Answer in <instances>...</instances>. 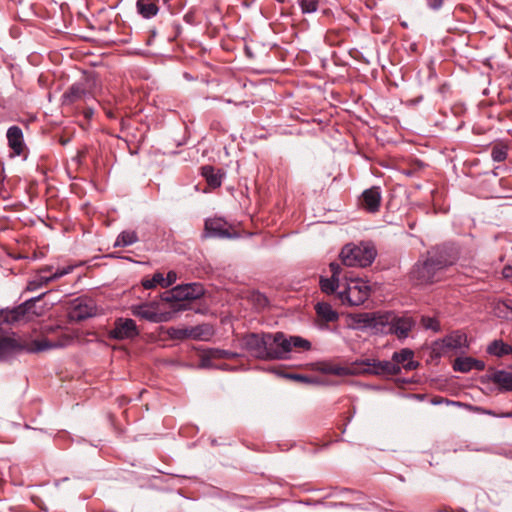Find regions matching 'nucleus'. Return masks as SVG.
I'll list each match as a JSON object with an SVG mask.
<instances>
[{
	"label": "nucleus",
	"instance_id": "obj_1",
	"mask_svg": "<svg viewBox=\"0 0 512 512\" xmlns=\"http://www.w3.org/2000/svg\"><path fill=\"white\" fill-rule=\"evenodd\" d=\"M331 271L330 278L321 277L319 281L320 289L325 294H333L339 288L337 295L342 304L349 306L362 305L371 294V287L368 281L345 275L341 280L342 267L340 264L332 262L329 265Z\"/></svg>",
	"mask_w": 512,
	"mask_h": 512
},
{
	"label": "nucleus",
	"instance_id": "obj_2",
	"mask_svg": "<svg viewBox=\"0 0 512 512\" xmlns=\"http://www.w3.org/2000/svg\"><path fill=\"white\" fill-rule=\"evenodd\" d=\"M453 259L445 251L435 249L428 251L424 258H420L410 271L409 277L414 285H430L441 281L445 269L452 265Z\"/></svg>",
	"mask_w": 512,
	"mask_h": 512
},
{
	"label": "nucleus",
	"instance_id": "obj_3",
	"mask_svg": "<svg viewBox=\"0 0 512 512\" xmlns=\"http://www.w3.org/2000/svg\"><path fill=\"white\" fill-rule=\"evenodd\" d=\"M414 352L409 348H404L399 352H394L391 361H378L366 359L356 362L354 371L358 373L373 374V375H397L401 371L400 365L405 370H414L418 367L419 363L413 360Z\"/></svg>",
	"mask_w": 512,
	"mask_h": 512
},
{
	"label": "nucleus",
	"instance_id": "obj_4",
	"mask_svg": "<svg viewBox=\"0 0 512 512\" xmlns=\"http://www.w3.org/2000/svg\"><path fill=\"white\" fill-rule=\"evenodd\" d=\"M75 338L74 333L67 327L46 325L42 329V338L29 344V352L65 348L70 346Z\"/></svg>",
	"mask_w": 512,
	"mask_h": 512
},
{
	"label": "nucleus",
	"instance_id": "obj_5",
	"mask_svg": "<svg viewBox=\"0 0 512 512\" xmlns=\"http://www.w3.org/2000/svg\"><path fill=\"white\" fill-rule=\"evenodd\" d=\"M377 256L375 246L370 242L346 244L339 254L341 262L347 267H367Z\"/></svg>",
	"mask_w": 512,
	"mask_h": 512
},
{
	"label": "nucleus",
	"instance_id": "obj_6",
	"mask_svg": "<svg viewBox=\"0 0 512 512\" xmlns=\"http://www.w3.org/2000/svg\"><path fill=\"white\" fill-rule=\"evenodd\" d=\"M469 347L467 335L456 330L445 336L443 339L436 340L432 343V354L436 357H441L447 354L450 350H462Z\"/></svg>",
	"mask_w": 512,
	"mask_h": 512
},
{
	"label": "nucleus",
	"instance_id": "obj_7",
	"mask_svg": "<svg viewBox=\"0 0 512 512\" xmlns=\"http://www.w3.org/2000/svg\"><path fill=\"white\" fill-rule=\"evenodd\" d=\"M269 333H250L243 337L244 348L255 358L269 360Z\"/></svg>",
	"mask_w": 512,
	"mask_h": 512
},
{
	"label": "nucleus",
	"instance_id": "obj_8",
	"mask_svg": "<svg viewBox=\"0 0 512 512\" xmlns=\"http://www.w3.org/2000/svg\"><path fill=\"white\" fill-rule=\"evenodd\" d=\"M361 322L366 327L374 329L376 332L391 334L392 324L395 319V313L391 311L378 312L374 314H364Z\"/></svg>",
	"mask_w": 512,
	"mask_h": 512
},
{
	"label": "nucleus",
	"instance_id": "obj_9",
	"mask_svg": "<svg viewBox=\"0 0 512 512\" xmlns=\"http://www.w3.org/2000/svg\"><path fill=\"white\" fill-rule=\"evenodd\" d=\"M44 295L45 293H42L37 297L26 300L16 307L2 309L0 311V324H14L23 320L31 306L35 302L39 301Z\"/></svg>",
	"mask_w": 512,
	"mask_h": 512
},
{
	"label": "nucleus",
	"instance_id": "obj_10",
	"mask_svg": "<svg viewBox=\"0 0 512 512\" xmlns=\"http://www.w3.org/2000/svg\"><path fill=\"white\" fill-rule=\"evenodd\" d=\"M267 339L271 344L268 345L269 360L286 359L288 357V354L291 352L289 337L282 332H277L275 334L269 333V337Z\"/></svg>",
	"mask_w": 512,
	"mask_h": 512
},
{
	"label": "nucleus",
	"instance_id": "obj_11",
	"mask_svg": "<svg viewBox=\"0 0 512 512\" xmlns=\"http://www.w3.org/2000/svg\"><path fill=\"white\" fill-rule=\"evenodd\" d=\"M29 349L30 345L15 335H0V361L7 360L21 351L29 352Z\"/></svg>",
	"mask_w": 512,
	"mask_h": 512
},
{
	"label": "nucleus",
	"instance_id": "obj_12",
	"mask_svg": "<svg viewBox=\"0 0 512 512\" xmlns=\"http://www.w3.org/2000/svg\"><path fill=\"white\" fill-rule=\"evenodd\" d=\"M90 80L84 79L82 81L72 84L69 89L62 95L63 105H71L80 100H86L92 97Z\"/></svg>",
	"mask_w": 512,
	"mask_h": 512
},
{
	"label": "nucleus",
	"instance_id": "obj_13",
	"mask_svg": "<svg viewBox=\"0 0 512 512\" xmlns=\"http://www.w3.org/2000/svg\"><path fill=\"white\" fill-rule=\"evenodd\" d=\"M139 331L133 319L118 318L114 322L113 329L110 330V338L116 340L132 339L138 336Z\"/></svg>",
	"mask_w": 512,
	"mask_h": 512
},
{
	"label": "nucleus",
	"instance_id": "obj_14",
	"mask_svg": "<svg viewBox=\"0 0 512 512\" xmlns=\"http://www.w3.org/2000/svg\"><path fill=\"white\" fill-rule=\"evenodd\" d=\"M231 226L222 218H212L205 221L204 237L235 238L237 233L230 232Z\"/></svg>",
	"mask_w": 512,
	"mask_h": 512
},
{
	"label": "nucleus",
	"instance_id": "obj_15",
	"mask_svg": "<svg viewBox=\"0 0 512 512\" xmlns=\"http://www.w3.org/2000/svg\"><path fill=\"white\" fill-rule=\"evenodd\" d=\"M97 314L95 302L89 298H77L74 300L69 316L72 320L82 321Z\"/></svg>",
	"mask_w": 512,
	"mask_h": 512
},
{
	"label": "nucleus",
	"instance_id": "obj_16",
	"mask_svg": "<svg viewBox=\"0 0 512 512\" xmlns=\"http://www.w3.org/2000/svg\"><path fill=\"white\" fill-rule=\"evenodd\" d=\"M238 357V354L229 350L216 349L211 348L204 351L200 357V367L201 368H218L222 370H227V365L216 366L214 364V360L217 359H234Z\"/></svg>",
	"mask_w": 512,
	"mask_h": 512
},
{
	"label": "nucleus",
	"instance_id": "obj_17",
	"mask_svg": "<svg viewBox=\"0 0 512 512\" xmlns=\"http://www.w3.org/2000/svg\"><path fill=\"white\" fill-rule=\"evenodd\" d=\"M204 293L203 287L198 283L178 285L171 291V297L176 301L195 300Z\"/></svg>",
	"mask_w": 512,
	"mask_h": 512
},
{
	"label": "nucleus",
	"instance_id": "obj_18",
	"mask_svg": "<svg viewBox=\"0 0 512 512\" xmlns=\"http://www.w3.org/2000/svg\"><path fill=\"white\" fill-rule=\"evenodd\" d=\"M382 196L380 187L373 186L363 191L360 204L364 210L369 213H376L379 211Z\"/></svg>",
	"mask_w": 512,
	"mask_h": 512
},
{
	"label": "nucleus",
	"instance_id": "obj_19",
	"mask_svg": "<svg viewBox=\"0 0 512 512\" xmlns=\"http://www.w3.org/2000/svg\"><path fill=\"white\" fill-rule=\"evenodd\" d=\"M414 325L415 322L412 317L408 315L399 316L395 314V319L391 326V334H395L399 339L407 338Z\"/></svg>",
	"mask_w": 512,
	"mask_h": 512
},
{
	"label": "nucleus",
	"instance_id": "obj_20",
	"mask_svg": "<svg viewBox=\"0 0 512 512\" xmlns=\"http://www.w3.org/2000/svg\"><path fill=\"white\" fill-rule=\"evenodd\" d=\"M6 136L8 145L15 155H21L25 147L22 129L19 126H11L8 128Z\"/></svg>",
	"mask_w": 512,
	"mask_h": 512
},
{
	"label": "nucleus",
	"instance_id": "obj_21",
	"mask_svg": "<svg viewBox=\"0 0 512 512\" xmlns=\"http://www.w3.org/2000/svg\"><path fill=\"white\" fill-rule=\"evenodd\" d=\"M201 170L202 176L211 188H218L221 186L224 173L220 169H215L211 165H206L203 166Z\"/></svg>",
	"mask_w": 512,
	"mask_h": 512
},
{
	"label": "nucleus",
	"instance_id": "obj_22",
	"mask_svg": "<svg viewBox=\"0 0 512 512\" xmlns=\"http://www.w3.org/2000/svg\"><path fill=\"white\" fill-rule=\"evenodd\" d=\"M489 379L499 385L502 390L512 391V373L505 370H498L493 372Z\"/></svg>",
	"mask_w": 512,
	"mask_h": 512
},
{
	"label": "nucleus",
	"instance_id": "obj_23",
	"mask_svg": "<svg viewBox=\"0 0 512 512\" xmlns=\"http://www.w3.org/2000/svg\"><path fill=\"white\" fill-rule=\"evenodd\" d=\"M132 313L134 316L157 322L158 321V313L155 308L150 304H139L132 307Z\"/></svg>",
	"mask_w": 512,
	"mask_h": 512
},
{
	"label": "nucleus",
	"instance_id": "obj_24",
	"mask_svg": "<svg viewBox=\"0 0 512 512\" xmlns=\"http://www.w3.org/2000/svg\"><path fill=\"white\" fill-rule=\"evenodd\" d=\"M317 315L326 322H335L339 318V314L329 303L319 302L315 305Z\"/></svg>",
	"mask_w": 512,
	"mask_h": 512
},
{
	"label": "nucleus",
	"instance_id": "obj_25",
	"mask_svg": "<svg viewBox=\"0 0 512 512\" xmlns=\"http://www.w3.org/2000/svg\"><path fill=\"white\" fill-rule=\"evenodd\" d=\"M136 6L139 14L147 19L156 16L159 11L157 4L150 0H138Z\"/></svg>",
	"mask_w": 512,
	"mask_h": 512
},
{
	"label": "nucleus",
	"instance_id": "obj_26",
	"mask_svg": "<svg viewBox=\"0 0 512 512\" xmlns=\"http://www.w3.org/2000/svg\"><path fill=\"white\" fill-rule=\"evenodd\" d=\"M487 353L493 356L502 357L511 354L512 346L504 343L502 340H493L487 346Z\"/></svg>",
	"mask_w": 512,
	"mask_h": 512
},
{
	"label": "nucleus",
	"instance_id": "obj_27",
	"mask_svg": "<svg viewBox=\"0 0 512 512\" xmlns=\"http://www.w3.org/2000/svg\"><path fill=\"white\" fill-rule=\"evenodd\" d=\"M46 271H50V268L40 270V272L28 282L26 289L28 291H36L50 283L51 278L43 274Z\"/></svg>",
	"mask_w": 512,
	"mask_h": 512
},
{
	"label": "nucleus",
	"instance_id": "obj_28",
	"mask_svg": "<svg viewBox=\"0 0 512 512\" xmlns=\"http://www.w3.org/2000/svg\"><path fill=\"white\" fill-rule=\"evenodd\" d=\"M138 241V235L133 230L122 231L114 243V247L130 246Z\"/></svg>",
	"mask_w": 512,
	"mask_h": 512
},
{
	"label": "nucleus",
	"instance_id": "obj_29",
	"mask_svg": "<svg viewBox=\"0 0 512 512\" xmlns=\"http://www.w3.org/2000/svg\"><path fill=\"white\" fill-rule=\"evenodd\" d=\"M472 357H458L455 359L453 369L462 373L473 370Z\"/></svg>",
	"mask_w": 512,
	"mask_h": 512
},
{
	"label": "nucleus",
	"instance_id": "obj_30",
	"mask_svg": "<svg viewBox=\"0 0 512 512\" xmlns=\"http://www.w3.org/2000/svg\"><path fill=\"white\" fill-rule=\"evenodd\" d=\"M320 0H298L303 14L315 13L318 10Z\"/></svg>",
	"mask_w": 512,
	"mask_h": 512
},
{
	"label": "nucleus",
	"instance_id": "obj_31",
	"mask_svg": "<svg viewBox=\"0 0 512 512\" xmlns=\"http://www.w3.org/2000/svg\"><path fill=\"white\" fill-rule=\"evenodd\" d=\"M164 276L160 272H156L153 274L152 278L146 279L142 282V285L145 289L155 288L157 285L163 287Z\"/></svg>",
	"mask_w": 512,
	"mask_h": 512
},
{
	"label": "nucleus",
	"instance_id": "obj_32",
	"mask_svg": "<svg viewBox=\"0 0 512 512\" xmlns=\"http://www.w3.org/2000/svg\"><path fill=\"white\" fill-rule=\"evenodd\" d=\"M289 342L291 343V350L293 348L302 350H309L311 348V343L300 336H290Z\"/></svg>",
	"mask_w": 512,
	"mask_h": 512
},
{
	"label": "nucleus",
	"instance_id": "obj_33",
	"mask_svg": "<svg viewBox=\"0 0 512 512\" xmlns=\"http://www.w3.org/2000/svg\"><path fill=\"white\" fill-rule=\"evenodd\" d=\"M421 324L427 330H432L434 332H439L441 330L440 322L434 317L423 316L421 318Z\"/></svg>",
	"mask_w": 512,
	"mask_h": 512
},
{
	"label": "nucleus",
	"instance_id": "obj_34",
	"mask_svg": "<svg viewBox=\"0 0 512 512\" xmlns=\"http://www.w3.org/2000/svg\"><path fill=\"white\" fill-rule=\"evenodd\" d=\"M491 158L495 162H502L507 158V148L505 146L496 145L491 150Z\"/></svg>",
	"mask_w": 512,
	"mask_h": 512
},
{
	"label": "nucleus",
	"instance_id": "obj_35",
	"mask_svg": "<svg viewBox=\"0 0 512 512\" xmlns=\"http://www.w3.org/2000/svg\"><path fill=\"white\" fill-rule=\"evenodd\" d=\"M324 372L337 375V376H343L348 373V369L344 368L342 366L338 365H329L323 369Z\"/></svg>",
	"mask_w": 512,
	"mask_h": 512
},
{
	"label": "nucleus",
	"instance_id": "obj_36",
	"mask_svg": "<svg viewBox=\"0 0 512 512\" xmlns=\"http://www.w3.org/2000/svg\"><path fill=\"white\" fill-rule=\"evenodd\" d=\"M177 280V274L175 271H169L166 275V277H164V281H163V288H168L170 287L171 285H173Z\"/></svg>",
	"mask_w": 512,
	"mask_h": 512
},
{
	"label": "nucleus",
	"instance_id": "obj_37",
	"mask_svg": "<svg viewBox=\"0 0 512 512\" xmlns=\"http://www.w3.org/2000/svg\"><path fill=\"white\" fill-rule=\"evenodd\" d=\"M72 269L73 268L71 266L62 268V269H58L55 273L49 275V278H51V281L57 280L65 275L69 274L72 271Z\"/></svg>",
	"mask_w": 512,
	"mask_h": 512
},
{
	"label": "nucleus",
	"instance_id": "obj_38",
	"mask_svg": "<svg viewBox=\"0 0 512 512\" xmlns=\"http://www.w3.org/2000/svg\"><path fill=\"white\" fill-rule=\"evenodd\" d=\"M285 377L299 381V382L312 383V380H310L308 377H306L304 375H300V374H286Z\"/></svg>",
	"mask_w": 512,
	"mask_h": 512
},
{
	"label": "nucleus",
	"instance_id": "obj_39",
	"mask_svg": "<svg viewBox=\"0 0 512 512\" xmlns=\"http://www.w3.org/2000/svg\"><path fill=\"white\" fill-rule=\"evenodd\" d=\"M429 8L438 10L443 6L444 0H426Z\"/></svg>",
	"mask_w": 512,
	"mask_h": 512
},
{
	"label": "nucleus",
	"instance_id": "obj_40",
	"mask_svg": "<svg viewBox=\"0 0 512 512\" xmlns=\"http://www.w3.org/2000/svg\"><path fill=\"white\" fill-rule=\"evenodd\" d=\"M254 298L255 301H257L259 307H265L268 304V299L262 294L258 293L254 296Z\"/></svg>",
	"mask_w": 512,
	"mask_h": 512
},
{
	"label": "nucleus",
	"instance_id": "obj_41",
	"mask_svg": "<svg viewBox=\"0 0 512 512\" xmlns=\"http://www.w3.org/2000/svg\"><path fill=\"white\" fill-rule=\"evenodd\" d=\"M472 364H473V369L478 370V371H482L485 368V363L483 361L477 360L475 358H473Z\"/></svg>",
	"mask_w": 512,
	"mask_h": 512
},
{
	"label": "nucleus",
	"instance_id": "obj_42",
	"mask_svg": "<svg viewBox=\"0 0 512 512\" xmlns=\"http://www.w3.org/2000/svg\"><path fill=\"white\" fill-rule=\"evenodd\" d=\"M83 115L87 120H90L94 115V109L92 107H87L83 110Z\"/></svg>",
	"mask_w": 512,
	"mask_h": 512
},
{
	"label": "nucleus",
	"instance_id": "obj_43",
	"mask_svg": "<svg viewBox=\"0 0 512 512\" xmlns=\"http://www.w3.org/2000/svg\"><path fill=\"white\" fill-rule=\"evenodd\" d=\"M502 274L505 278L512 279V267L511 266L504 267Z\"/></svg>",
	"mask_w": 512,
	"mask_h": 512
},
{
	"label": "nucleus",
	"instance_id": "obj_44",
	"mask_svg": "<svg viewBox=\"0 0 512 512\" xmlns=\"http://www.w3.org/2000/svg\"><path fill=\"white\" fill-rule=\"evenodd\" d=\"M499 417L500 418H512V412L501 413V414H499Z\"/></svg>",
	"mask_w": 512,
	"mask_h": 512
},
{
	"label": "nucleus",
	"instance_id": "obj_45",
	"mask_svg": "<svg viewBox=\"0 0 512 512\" xmlns=\"http://www.w3.org/2000/svg\"><path fill=\"white\" fill-rule=\"evenodd\" d=\"M487 414L491 415V416H494V417H499V414H496L495 412H493L491 410L487 411Z\"/></svg>",
	"mask_w": 512,
	"mask_h": 512
},
{
	"label": "nucleus",
	"instance_id": "obj_46",
	"mask_svg": "<svg viewBox=\"0 0 512 512\" xmlns=\"http://www.w3.org/2000/svg\"><path fill=\"white\" fill-rule=\"evenodd\" d=\"M107 116H108V117H110V118H112V117H113L112 112H110V111H109V112H107Z\"/></svg>",
	"mask_w": 512,
	"mask_h": 512
}]
</instances>
